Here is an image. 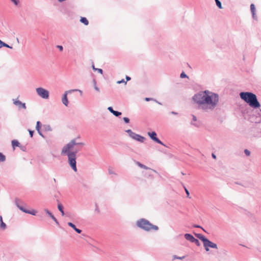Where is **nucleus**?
<instances>
[{"label": "nucleus", "mask_w": 261, "mask_h": 261, "mask_svg": "<svg viewBox=\"0 0 261 261\" xmlns=\"http://www.w3.org/2000/svg\"><path fill=\"white\" fill-rule=\"evenodd\" d=\"M57 47L60 49V51H62L63 49V46L61 45H58Z\"/></svg>", "instance_id": "nucleus-34"}, {"label": "nucleus", "mask_w": 261, "mask_h": 261, "mask_svg": "<svg viewBox=\"0 0 261 261\" xmlns=\"http://www.w3.org/2000/svg\"><path fill=\"white\" fill-rule=\"evenodd\" d=\"M184 257H176V258H179V259H182L184 258Z\"/></svg>", "instance_id": "nucleus-43"}, {"label": "nucleus", "mask_w": 261, "mask_h": 261, "mask_svg": "<svg viewBox=\"0 0 261 261\" xmlns=\"http://www.w3.org/2000/svg\"><path fill=\"white\" fill-rule=\"evenodd\" d=\"M136 164L138 166H139L140 167L142 168H143V169H148L149 168L147 167V166L142 164L141 163H140V162H137L136 163Z\"/></svg>", "instance_id": "nucleus-23"}, {"label": "nucleus", "mask_w": 261, "mask_h": 261, "mask_svg": "<svg viewBox=\"0 0 261 261\" xmlns=\"http://www.w3.org/2000/svg\"><path fill=\"white\" fill-rule=\"evenodd\" d=\"M58 208L59 210L62 213V215L64 216V211H63V206L62 205V204L59 203L58 205Z\"/></svg>", "instance_id": "nucleus-21"}, {"label": "nucleus", "mask_w": 261, "mask_h": 261, "mask_svg": "<svg viewBox=\"0 0 261 261\" xmlns=\"http://www.w3.org/2000/svg\"><path fill=\"white\" fill-rule=\"evenodd\" d=\"M123 120L126 123H129V119L128 118H127V117H124L123 118Z\"/></svg>", "instance_id": "nucleus-33"}, {"label": "nucleus", "mask_w": 261, "mask_h": 261, "mask_svg": "<svg viewBox=\"0 0 261 261\" xmlns=\"http://www.w3.org/2000/svg\"><path fill=\"white\" fill-rule=\"evenodd\" d=\"M6 160L5 156L0 152V162H4Z\"/></svg>", "instance_id": "nucleus-24"}, {"label": "nucleus", "mask_w": 261, "mask_h": 261, "mask_svg": "<svg viewBox=\"0 0 261 261\" xmlns=\"http://www.w3.org/2000/svg\"><path fill=\"white\" fill-rule=\"evenodd\" d=\"M2 46L12 48V47L10 46L8 44L5 43V42H3L1 40H0V47H2Z\"/></svg>", "instance_id": "nucleus-22"}, {"label": "nucleus", "mask_w": 261, "mask_h": 261, "mask_svg": "<svg viewBox=\"0 0 261 261\" xmlns=\"http://www.w3.org/2000/svg\"><path fill=\"white\" fill-rule=\"evenodd\" d=\"M126 79L127 81H129L130 80V77L128 76H126Z\"/></svg>", "instance_id": "nucleus-41"}, {"label": "nucleus", "mask_w": 261, "mask_h": 261, "mask_svg": "<svg viewBox=\"0 0 261 261\" xmlns=\"http://www.w3.org/2000/svg\"><path fill=\"white\" fill-rule=\"evenodd\" d=\"M19 144L20 143L18 142V141L16 140H14L12 141V145L14 149H15V147L19 146Z\"/></svg>", "instance_id": "nucleus-19"}, {"label": "nucleus", "mask_w": 261, "mask_h": 261, "mask_svg": "<svg viewBox=\"0 0 261 261\" xmlns=\"http://www.w3.org/2000/svg\"><path fill=\"white\" fill-rule=\"evenodd\" d=\"M14 104L18 107H19V108H23V109H25V103H22L19 100H15L14 101Z\"/></svg>", "instance_id": "nucleus-11"}, {"label": "nucleus", "mask_w": 261, "mask_h": 261, "mask_svg": "<svg viewBox=\"0 0 261 261\" xmlns=\"http://www.w3.org/2000/svg\"><path fill=\"white\" fill-rule=\"evenodd\" d=\"M72 91H79L80 92V93H81V95L82 94V93H83L81 90H77V89L72 90Z\"/></svg>", "instance_id": "nucleus-35"}, {"label": "nucleus", "mask_w": 261, "mask_h": 261, "mask_svg": "<svg viewBox=\"0 0 261 261\" xmlns=\"http://www.w3.org/2000/svg\"><path fill=\"white\" fill-rule=\"evenodd\" d=\"M117 84H121V83H124L125 84H126V82L124 81V80H122L121 81H119L117 82Z\"/></svg>", "instance_id": "nucleus-29"}, {"label": "nucleus", "mask_w": 261, "mask_h": 261, "mask_svg": "<svg viewBox=\"0 0 261 261\" xmlns=\"http://www.w3.org/2000/svg\"><path fill=\"white\" fill-rule=\"evenodd\" d=\"M80 21L86 25L89 24V21L86 17H82L80 19Z\"/></svg>", "instance_id": "nucleus-18"}, {"label": "nucleus", "mask_w": 261, "mask_h": 261, "mask_svg": "<svg viewBox=\"0 0 261 261\" xmlns=\"http://www.w3.org/2000/svg\"><path fill=\"white\" fill-rule=\"evenodd\" d=\"M126 132L129 134V136L130 137L132 134L134 133L130 129H128L126 130Z\"/></svg>", "instance_id": "nucleus-32"}, {"label": "nucleus", "mask_w": 261, "mask_h": 261, "mask_svg": "<svg viewBox=\"0 0 261 261\" xmlns=\"http://www.w3.org/2000/svg\"><path fill=\"white\" fill-rule=\"evenodd\" d=\"M92 68L94 70H97L98 71V72L100 73L101 74L102 73V70L101 69H99V68H95L94 65H93L92 66Z\"/></svg>", "instance_id": "nucleus-26"}, {"label": "nucleus", "mask_w": 261, "mask_h": 261, "mask_svg": "<svg viewBox=\"0 0 261 261\" xmlns=\"http://www.w3.org/2000/svg\"><path fill=\"white\" fill-rule=\"evenodd\" d=\"M212 157L214 159H216V156L215 155V154L214 153H212Z\"/></svg>", "instance_id": "nucleus-40"}, {"label": "nucleus", "mask_w": 261, "mask_h": 261, "mask_svg": "<svg viewBox=\"0 0 261 261\" xmlns=\"http://www.w3.org/2000/svg\"><path fill=\"white\" fill-rule=\"evenodd\" d=\"M192 99L200 109L208 112L213 110L217 107L219 95L208 90H205L195 94Z\"/></svg>", "instance_id": "nucleus-1"}, {"label": "nucleus", "mask_w": 261, "mask_h": 261, "mask_svg": "<svg viewBox=\"0 0 261 261\" xmlns=\"http://www.w3.org/2000/svg\"><path fill=\"white\" fill-rule=\"evenodd\" d=\"M15 5L17 4V2L16 0H11Z\"/></svg>", "instance_id": "nucleus-39"}, {"label": "nucleus", "mask_w": 261, "mask_h": 261, "mask_svg": "<svg viewBox=\"0 0 261 261\" xmlns=\"http://www.w3.org/2000/svg\"><path fill=\"white\" fill-rule=\"evenodd\" d=\"M148 135L151 138V139H152L155 142H156L160 144L164 145V144L158 138H156V134L155 132H152L151 133L148 132Z\"/></svg>", "instance_id": "nucleus-7"}, {"label": "nucleus", "mask_w": 261, "mask_h": 261, "mask_svg": "<svg viewBox=\"0 0 261 261\" xmlns=\"http://www.w3.org/2000/svg\"><path fill=\"white\" fill-rule=\"evenodd\" d=\"M194 227H200V226H198V225L194 226Z\"/></svg>", "instance_id": "nucleus-44"}, {"label": "nucleus", "mask_w": 261, "mask_h": 261, "mask_svg": "<svg viewBox=\"0 0 261 261\" xmlns=\"http://www.w3.org/2000/svg\"><path fill=\"white\" fill-rule=\"evenodd\" d=\"M75 145L84 146L83 143H76L75 140H72L65 146L61 151L62 154H66L68 156V163L72 169L76 172L77 168L76 166V154L77 152V150H74Z\"/></svg>", "instance_id": "nucleus-2"}, {"label": "nucleus", "mask_w": 261, "mask_h": 261, "mask_svg": "<svg viewBox=\"0 0 261 261\" xmlns=\"http://www.w3.org/2000/svg\"><path fill=\"white\" fill-rule=\"evenodd\" d=\"M217 6L219 7L220 9H222V5L221 2L219 0H215Z\"/></svg>", "instance_id": "nucleus-25"}, {"label": "nucleus", "mask_w": 261, "mask_h": 261, "mask_svg": "<svg viewBox=\"0 0 261 261\" xmlns=\"http://www.w3.org/2000/svg\"><path fill=\"white\" fill-rule=\"evenodd\" d=\"M108 109L111 113L116 116H119L121 115V112L114 111L111 107H109Z\"/></svg>", "instance_id": "nucleus-12"}, {"label": "nucleus", "mask_w": 261, "mask_h": 261, "mask_svg": "<svg viewBox=\"0 0 261 261\" xmlns=\"http://www.w3.org/2000/svg\"><path fill=\"white\" fill-rule=\"evenodd\" d=\"M138 227L146 231L158 230L159 228L157 226L151 224L148 221L145 219H141L137 222Z\"/></svg>", "instance_id": "nucleus-4"}, {"label": "nucleus", "mask_w": 261, "mask_h": 261, "mask_svg": "<svg viewBox=\"0 0 261 261\" xmlns=\"http://www.w3.org/2000/svg\"><path fill=\"white\" fill-rule=\"evenodd\" d=\"M192 242L193 243H195L198 246H199V244H200L199 241L197 239H195V238L194 239V240H193Z\"/></svg>", "instance_id": "nucleus-28"}, {"label": "nucleus", "mask_w": 261, "mask_h": 261, "mask_svg": "<svg viewBox=\"0 0 261 261\" xmlns=\"http://www.w3.org/2000/svg\"><path fill=\"white\" fill-rule=\"evenodd\" d=\"M244 153L246 156H249L250 155V151L247 149L244 150Z\"/></svg>", "instance_id": "nucleus-27"}, {"label": "nucleus", "mask_w": 261, "mask_h": 261, "mask_svg": "<svg viewBox=\"0 0 261 261\" xmlns=\"http://www.w3.org/2000/svg\"><path fill=\"white\" fill-rule=\"evenodd\" d=\"M152 99V98H145V100H146V101H150V100H151Z\"/></svg>", "instance_id": "nucleus-38"}, {"label": "nucleus", "mask_w": 261, "mask_h": 261, "mask_svg": "<svg viewBox=\"0 0 261 261\" xmlns=\"http://www.w3.org/2000/svg\"><path fill=\"white\" fill-rule=\"evenodd\" d=\"M36 92L39 96L43 98L47 99L49 97L48 91L43 88H37Z\"/></svg>", "instance_id": "nucleus-6"}, {"label": "nucleus", "mask_w": 261, "mask_h": 261, "mask_svg": "<svg viewBox=\"0 0 261 261\" xmlns=\"http://www.w3.org/2000/svg\"><path fill=\"white\" fill-rule=\"evenodd\" d=\"M240 98L247 103L251 107L256 109L260 105L256 95L250 92H242L240 93Z\"/></svg>", "instance_id": "nucleus-3"}, {"label": "nucleus", "mask_w": 261, "mask_h": 261, "mask_svg": "<svg viewBox=\"0 0 261 261\" xmlns=\"http://www.w3.org/2000/svg\"><path fill=\"white\" fill-rule=\"evenodd\" d=\"M29 133H30V135L31 137H32L33 136L34 132L32 131V130H29Z\"/></svg>", "instance_id": "nucleus-36"}, {"label": "nucleus", "mask_w": 261, "mask_h": 261, "mask_svg": "<svg viewBox=\"0 0 261 261\" xmlns=\"http://www.w3.org/2000/svg\"><path fill=\"white\" fill-rule=\"evenodd\" d=\"M6 228V224L3 222L2 217L0 216V228L4 230Z\"/></svg>", "instance_id": "nucleus-16"}, {"label": "nucleus", "mask_w": 261, "mask_h": 261, "mask_svg": "<svg viewBox=\"0 0 261 261\" xmlns=\"http://www.w3.org/2000/svg\"><path fill=\"white\" fill-rule=\"evenodd\" d=\"M185 237L187 240L190 241L191 242H193V241L194 239V238L193 236H192L191 234H189V233L185 234Z\"/></svg>", "instance_id": "nucleus-17"}, {"label": "nucleus", "mask_w": 261, "mask_h": 261, "mask_svg": "<svg viewBox=\"0 0 261 261\" xmlns=\"http://www.w3.org/2000/svg\"><path fill=\"white\" fill-rule=\"evenodd\" d=\"M197 237L203 242V246L206 251H209V247L212 248H217V245L216 244L210 241L203 235L199 234L197 235Z\"/></svg>", "instance_id": "nucleus-5"}, {"label": "nucleus", "mask_w": 261, "mask_h": 261, "mask_svg": "<svg viewBox=\"0 0 261 261\" xmlns=\"http://www.w3.org/2000/svg\"><path fill=\"white\" fill-rule=\"evenodd\" d=\"M130 137L132 138L133 139H134L137 141H138L139 142H143L144 141V140H145L144 137H143L139 135L136 134L135 133H134L132 134V135L130 136Z\"/></svg>", "instance_id": "nucleus-8"}, {"label": "nucleus", "mask_w": 261, "mask_h": 261, "mask_svg": "<svg viewBox=\"0 0 261 261\" xmlns=\"http://www.w3.org/2000/svg\"><path fill=\"white\" fill-rule=\"evenodd\" d=\"M67 92H68L67 91L65 92V93H64V94L63 95L62 99L63 103L64 105H65L66 106H67L68 103V99H67Z\"/></svg>", "instance_id": "nucleus-13"}, {"label": "nucleus", "mask_w": 261, "mask_h": 261, "mask_svg": "<svg viewBox=\"0 0 261 261\" xmlns=\"http://www.w3.org/2000/svg\"><path fill=\"white\" fill-rule=\"evenodd\" d=\"M18 206L20 210H21L22 211H23V212H25L26 213L30 214L33 215H36V214L37 213L36 211H35L34 210H32L31 211H28V210L24 209L22 206Z\"/></svg>", "instance_id": "nucleus-9"}, {"label": "nucleus", "mask_w": 261, "mask_h": 261, "mask_svg": "<svg viewBox=\"0 0 261 261\" xmlns=\"http://www.w3.org/2000/svg\"><path fill=\"white\" fill-rule=\"evenodd\" d=\"M94 89L95 90H96L97 92H99V89L98 88V87L96 85V82H94Z\"/></svg>", "instance_id": "nucleus-31"}, {"label": "nucleus", "mask_w": 261, "mask_h": 261, "mask_svg": "<svg viewBox=\"0 0 261 261\" xmlns=\"http://www.w3.org/2000/svg\"><path fill=\"white\" fill-rule=\"evenodd\" d=\"M187 77V75L184 72H182L180 74V77L181 78H185Z\"/></svg>", "instance_id": "nucleus-30"}, {"label": "nucleus", "mask_w": 261, "mask_h": 261, "mask_svg": "<svg viewBox=\"0 0 261 261\" xmlns=\"http://www.w3.org/2000/svg\"><path fill=\"white\" fill-rule=\"evenodd\" d=\"M250 10L252 15V17L254 19L257 20V16L255 14V8L254 4H252L250 5Z\"/></svg>", "instance_id": "nucleus-10"}, {"label": "nucleus", "mask_w": 261, "mask_h": 261, "mask_svg": "<svg viewBox=\"0 0 261 261\" xmlns=\"http://www.w3.org/2000/svg\"><path fill=\"white\" fill-rule=\"evenodd\" d=\"M45 212L51 218V219L57 223H58V221L57 219L54 217V216L47 209L45 210Z\"/></svg>", "instance_id": "nucleus-15"}, {"label": "nucleus", "mask_w": 261, "mask_h": 261, "mask_svg": "<svg viewBox=\"0 0 261 261\" xmlns=\"http://www.w3.org/2000/svg\"><path fill=\"white\" fill-rule=\"evenodd\" d=\"M68 225L69 226H70L71 227H72L73 229H74V230H75L76 232H77V233H80L81 232V231H81V230H80V229H79L75 227V225H74V224H73V223H72L71 222H68Z\"/></svg>", "instance_id": "nucleus-14"}, {"label": "nucleus", "mask_w": 261, "mask_h": 261, "mask_svg": "<svg viewBox=\"0 0 261 261\" xmlns=\"http://www.w3.org/2000/svg\"><path fill=\"white\" fill-rule=\"evenodd\" d=\"M36 129L37 130L38 132L40 135H42L41 132H40V128H41V124L39 121H37L36 123Z\"/></svg>", "instance_id": "nucleus-20"}, {"label": "nucleus", "mask_w": 261, "mask_h": 261, "mask_svg": "<svg viewBox=\"0 0 261 261\" xmlns=\"http://www.w3.org/2000/svg\"><path fill=\"white\" fill-rule=\"evenodd\" d=\"M193 120H194V121H196V117H195V116H193Z\"/></svg>", "instance_id": "nucleus-42"}, {"label": "nucleus", "mask_w": 261, "mask_h": 261, "mask_svg": "<svg viewBox=\"0 0 261 261\" xmlns=\"http://www.w3.org/2000/svg\"><path fill=\"white\" fill-rule=\"evenodd\" d=\"M185 191H186V193L187 195V196L189 197V196L190 195L189 192L188 191V190L187 189H185Z\"/></svg>", "instance_id": "nucleus-37"}]
</instances>
